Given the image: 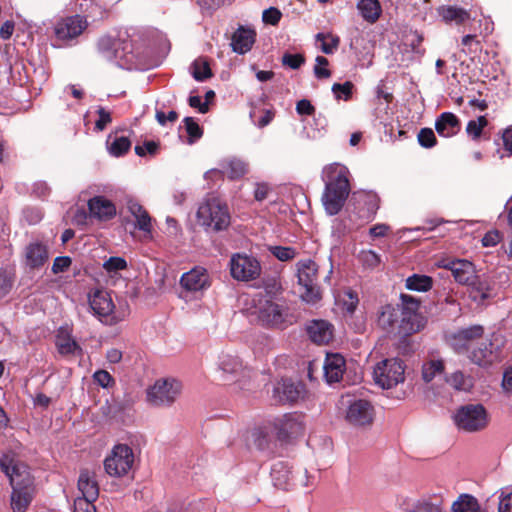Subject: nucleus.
Wrapping results in <instances>:
<instances>
[{
    "mask_svg": "<svg viewBox=\"0 0 512 512\" xmlns=\"http://www.w3.org/2000/svg\"><path fill=\"white\" fill-rule=\"evenodd\" d=\"M399 305H385L378 315V325L389 334L409 336L420 330L422 318L418 313L419 300L401 294Z\"/></svg>",
    "mask_w": 512,
    "mask_h": 512,
    "instance_id": "obj_1",
    "label": "nucleus"
},
{
    "mask_svg": "<svg viewBox=\"0 0 512 512\" xmlns=\"http://www.w3.org/2000/svg\"><path fill=\"white\" fill-rule=\"evenodd\" d=\"M406 288L417 292H426L432 287V279L426 275L413 274L406 279Z\"/></svg>",
    "mask_w": 512,
    "mask_h": 512,
    "instance_id": "obj_40",
    "label": "nucleus"
},
{
    "mask_svg": "<svg viewBox=\"0 0 512 512\" xmlns=\"http://www.w3.org/2000/svg\"><path fill=\"white\" fill-rule=\"evenodd\" d=\"M349 170L340 163H332L322 170L325 183L322 203L327 214L333 216L340 212L350 193Z\"/></svg>",
    "mask_w": 512,
    "mask_h": 512,
    "instance_id": "obj_2",
    "label": "nucleus"
},
{
    "mask_svg": "<svg viewBox=\"0 0 512 512\" xmlns=\"http://www.w3.org/2000/svg\"><path fill=\"white\" fill-rule=\"evenodd\" d=\"M180 284L190 292L205 290L210 286L208 272L203 267H195L181 276Z\"/></svg>",
    "mask_w": 512,
    "mask_h": 512,
    "instance_id": "obj_22",
    "label": "nucleus"
},
{
    "mask_svg": "<svg viewBox=\"0 0 512 512\" xmlns=\"http://www.w3.org/2000/svg\"><path fill=\"white\" fill-rule=\"evenodd\" d=\"M184 126L189 136V143H193L194 141L201 138L203 133L202 129L192 117H186L184 119Z\"/></svg>",
    "mask_w": 512,
    "mask_h": 512,
    "instance_id": "obj_49",
    "label": "nucleus"
},
{
    "mask_svg": "<svg viewBox=\"0 0 512 512\" xmlns=\"http://www.w3.org/2000/svg\"><path fill=\"white\" fill-rule=\"evenodd\" d=\"M121 39H115L111 36H102L97 43L98 51L102 57L109 61L115 57V50L118 47V43Z\"/></svg>",
    "mask_w": 512,
    "mask_h": 512,
    "instance_id": "obj_38",
    "label": "nucleus"
},
{
    "mask_svg": "<svg viewBox=\"0 0 512 512\" xmlns=\"http://www.w3.org/2000/svg\"><path fill=\"white\" fill-rule=\"evenodd\" d=\"M374 418L372 404L364 399H355L347 407L346 420L354 426L369 425Z\"/></svg>",
    "mask_w": 512,
    "mask_h": 512,
    "instance_id": "obj_15",
    "label": "nucleus"
},
{
    "mask_svg": "<svg viewBox=\"0 0 512 512\" xmlns=\"http://www.w3.org/2000/svg\"><path fill=\"white\" fill-rule=\"evenodd\" d=\"M357 259L364 269L374 270L381 264V256L373 250H361Z\"/></svg>",
    "mask_w": 512,
    "mask_h": 512,
    "instance_id": "obj_42",
    "label": "nucleus"
},
{
    "mask_svg": "<svg viewBox=\"0 0 512 512\" xmlns=\"http://www.w3.org/2000/svg\"><path fill=\"white\" fill-rule=\"evenodd\" d=\"M0 468L8 476L12 486L11 508L13 512H25L32 500V479L26 465L9 454L0 457Z\"/></svg>",
    "mask_w": 512,
    "mask_h": 512,
    "instance_id": "obj_3",
    "label": "nucleus"
},
{
    "mask_svg": "<svg viewBox=\"0 0 512 512\" xmlns=\"http://www.w3.org/2000/svg\"><path fill=\"white\" fill-rule=\"evenodd\" d=\"M437 266L451 271L455 281L461 285L470 283L477 274L475 265L466 259L444 258L437 262Z\"/></svg>",
    "mask_w": 512,
    "mask_h": 512,
    "instance_id": "obj_14",
    "label": "nucleus"
},
{
    "mask_svg": "<svg viewBox=\"0 0 512 512\" xmlns=\"http://www.w3.org/2000/svg\"><path fill=\"white\" fill-rule=\"evenodd\" d=\"M89 215L99 221H107L116 215L114 203L104 196H95L88 201Z\"/></svg>",
    "mask_w": 512,
    "mask_h": 512,
    "instance_id": "obj_23",
    "label": "nucleus"
},
{
    "mask_svg": "<svg viewBox=\"0 0 512 512\" xmlns=\"http://www.w3.org/2000/svg\"><path fill=\"white\" fill-rule=\"evenodd\" d=\"M191 74L196 81L203 82L212 77V71L206 58L194 60L191 67Z\"/></svg>",
    "mask_w": 512,
    "mask_h": 512,
    "instance_id": "obj_39",
    "label": "nucleus"
},
{
    "mask_svg": "<svg viewBox=\"0 0 512 512\" xmlns=\"http://www.w3.org/2000/svg\"><path fill=\"white\" fill-rule=\"evenodd\" d=\"M12 285L13 281L9 273L0 269V299L10 292Z\"/></svg>",
    "mask_w": 512,
    "mask_h": 512,
    "instance_id": "obj_56",
    "label": "nucleus"
},
{
    "mask_svg": "<svg viewBox=\"0 0 512 512\" xmlns=\"http://www.w3.org/2000/svg\"><path fill=\"white\" fill-rule=\"evenodd\" d=\"M314 110L313 105L307 99H302L296 104V111L300 115H312Z\"/></svg>",
    "mask_w": 512,
    "mask_h": 512,
    "instance_id": "obj_63",
    "label": "nucleus"
},
{
    "mask_svg": "<svg viewBox=\"0 0 512 512\" xmlns=\"http://www.w3.org/2000/svg\"><path fill=\"white\" fill-rule=\"evenodd\" d=\"M89 306L93 314L105 325H116L128 315L126 305L114 304L110 293L106 290H96L89 296Z\"/></svg>",
    "mask_w": 512,
    "mask_h": 512,
    "instance_id": "obj_5",
    "label": "nucleus"
},
{
    "mask_svg": "<svg viewBox=\"0 0 512 512\" xmlns=\"http://www.w3.org/2000/svg\"><path fill=\"white\" fill-rule=\"evenodd\" d=\"M95 500L75 499L74 512H96L93 504Z\"/></svg>",
    "mask_w": 512,
    "mask_h": 512,
    "instance_id": "obj_59",
    "label": "nucleus"
},
{
    "mask_svg": "<svg viewBox=\"0 0 512 512\" xmlns=\"http://www.w3.org/2000/svg\"><path fill=\"white\" fill-rule=\"evenodd\" d=\"M268 250L276 259L281 262L291 261L298 255L297 249L290 246H269Z\"/></svg>",
    "mask_w": 512,
    "mask_h": 512,
    "instance_id": "obj_44",
    "label": "nucleus"
},
{
    "mask_svg": "<svg viewBox=\"0 0 512 512\" xmlns=\"http://www.w3.org/2000/svg\"><path fill=\"white\" fill-rule=\"evenodd\" d=\"M218 368L226 374H237L242 369V361L232 353L222 352L218 357Z\"/></svg>",
    "mask_w": 512,
    "mask_h": 512,
    "instance_id": "obj_36",
    "label": "nucleus"
},
{
    "mask_svg": "<svg viewBox=\"0 0 512 512\" xmlns=\"http://www.w3.org/2000/svg\"><path fill=\"white\" fill-rule=\"evenodd\" d=\"M298 284L303 288L301 297L308 304H316L321 299L317 285V265L311 259L300 260L296 264Z\"/></svg>",
    "mask_w": 512,
    "mask_h": 512,
    "instance_id": "obj_9",
    "label": "nucleus"
},
{
    "mask_svg": "<svg viewBox=\"0 0 512 512\" xmlns=\"http://www.w3.org/2000/svg\"><path fill=\"white\" fill-rule=\"evenodd\" d=\"M501 240V234L497 230L488 231L482 238L484 247H494Z\"/></svg>",
    "mask_w": 512,
    "mask_h": 512,
    "instance_id": "obj_61",
    "label": "nucleus"
},
{
    "mask_svg": "<svg viewBox=\"0 0 512 512\" xmlns=\"http://www.w3.org/2000/svg\"><path fill=\"white\" fill-rule=\"evenodd\" d=\"M78 489L82 493V497L77 499L96 500L99 494L98 484L94 476L87 470L80 473Z\"/></svg>",
    "mask_w": 512,
    "mask_h": 512,
    "instance_id": "obj_32",
    "label": "nucleus"
},
{
    "mask_svg": "<svg viewBox=\"0 0 512 512\" xmlns=\"http://www.w3.org/2000/svg\"><path fill=\"white\" fill-rule=\"evenodd\" d=\"M466 286L468 287L469 296L474 302L482 303L495 295V282L486 273H477Z\"/></svg>",
    "mask_w": 512,
    "mask_h": 512,
    "instance_id": "obj_16",
    "label": "nucleus"
},
{
    "mask_svg": "<svg viewBox=\"0 0 512 512\" xmlns=\"http://www.w3.org/2000/svg\"><path fill=\"white\" fill-rule=\"evenodd\" d=\"M87 27V21L79 16L61 19L55 24L54 34L57 39L67 41L79 36Z\"/></svg>",
    "mask_w": 512,
    "mask_h": 512,
    "instance_id": "obj_17",
    "label": "nucleus"
},
{
    "mask_svg": "<svg viewBox=\"0 0 512 512\" xmlns=\"http://www.w3.org/2000/svg\"><path fill=\"white\" fill-rule=\"evenodd\" d=\"M405 368L402 360L385 359L379 362L373 371L375 383L383 389H391L404 381Z\"/></svg>",
    "mask_w": 512,
    "mask_h": 512,
    "instance_id": "obj_12",
    "label": "nucleus"
},
{
    "mask_svg": "<svg viewBox=\"0 0 512 512\" xmlns=\"http://www.w3.org/2000/svg\"><path fill=\"white\" fill-rule=\"evenodd\" d=\"M499 512H512V492L501 493L498 505Z\"/></svg>",
    "mask_w": 512,
    "mask_h": 512,
    "instance_id": "obj_62",
    "label": "nucleus"
},
{
    "mask_svg": "<svg viewBox=\"0 0 512 512\" xmlns=\"http://www.w3.org/2000/svg\"><path fill=\"white\" fill-rule=\"evenodd\" d=\"M273 485L281 490H289L294 485V475L287 463L278 461L271 468Z\"/></svg>",
    "mask_w": 512,
    "mask_h": 512,
    "instance_id": "obj_28",
    "label": "nucleus"
},
{
    "mask_svg": "<svg viewBox=\"0 0 512 512\" xmlns=\"http://www.w3.org/2000/svg\"><path fill=\"white\" fill-rule=\"evenodd\" d=\"M231 276L238 281L249 282L255 280L261 275V264L252 255L236 253L230 259Z\"/></svg>",
    "mask_w": 512,
    "mask_h": 512,
    "instance_id": "obj_13",
    "label": "nucleus"
},
{
    "mask_svg": "<svg viewBox=\"0 0 512 512\" xmlns=\"http://www.w3.org/2000/svg\"><path fill=\"white\" fill-rule=\"evenodd\" d=\"M306 332L312 342L322 345L328 344L334 335V327L327 320L313 319L307 322Z\"/></svg>",
    "mask_w": 512,
    "mask_h": 512,
    "instance_id": "obj_21",
    "label": "nucleus"
},
{
    "mask_svg": "<svg viewBox=\"0 0 512 512\" xmlns=\"http://www.w3.org/2000/svg\"><path fill=\"white\" fill-rule=\"evenodd\" d=\"M247 172V165L240 159H231L227 163L226 174L230 179H238Z\"/></svg>",
    "mask_w": 512,
    "mask_h": 512,
    "instance_id": "obj_45",
    "label": "nucleus"
},
{
    "mask_svg": "<svg viewBox=\"0 0 512 512\" xmlns=\"http://www.w3.org/2000/svg\"><path fill=\"white\" fill-rule=\"evenodd\" d=\"M444 371L442 360H430L422 366V378L425 382H431L437 375Z\"/></svg>",
    "mask_w": 512,
    "mask_h": 512,
    "instance_id": "obj_43",
    "label": "nucleus"
},
{
    "mask_svg": "<svg viewBox=\"0 0 512 512\" xmlns=\"http://www.w3.org/2000/svg\"><path fill=\"white\" fill-rule=\"evenodd\" d=\"M197 218L202 226L214 231L224 230L230 224L227 206L215 198L207 200L199 206Z\"/></svg>",
    "mask_w": 512,
    "mask_h": 512,
    "instance_id": "obj_8",
    "label": "nucleus"
},
{
    "mask_svg": "<svg viewBox=\"0 0 512 512\" xmlns=\"http://www.w3.org/2000/svg\"><path fill=\"white\" fill-rule=\"evenodd\" d=\"M134 453L127 444H117L104 460L105 472L111 477H122L132 468Z\"/></svg>",
    "mask_w": 512,
    "mask_h": 512,
    "instance_id": "obj_11",
    "label": "nucleus"
},
{
    "mask_svg": "<svg viewBox=\"0 0 512 512\" xmlns=\"http://www.w3.org/2000/svg\"><path fill=\"white\" fill-rule=\"evenodd\" d=\"M328 60L323 56H317L316 65L314 67L315 77L318 79H325L331 76V72L326 67L328 66Z\"/></svg>",
    "mask_w": 512,
    "mask_h": 512,
    "instance_id": "obj_51",
    "label": "nucleus"
},
{
    "mask_svg": "<svg viewBox=\"0 0 512 512\" xmlns=\"http://www.w3.org/2000/svg\"><path fill=\"white\" fill-rule=\"evenodd\" d=\"M460 128L458 118L451 112L442 113L435 121V129L442 137H452Z\"/></svg>",
    "mask_w": 512,
    "mask_h": 512,
    "instance_id": "obj_30",
    "label": "nucleus"
},
{
    "mask_svg": "<svg viewBox=\"0 0 512 512\" xmlns=\"http://www.w3.org/2000/svg\"><path fill=\"white\" fill-rule=\"evenodd\" d=\"M354 85L350 81H346L342 84L334 83L332 86V92L337 100L348 101L352 96V90Z\"/></svg>",
    "mask_w": 512,
    "mask_h": 512,
    "instance_id": "obj_46",
    "label": "nucleus"
},
{
    "mask_svg": "<svg viewBox=\"0 0 512 512\" xmlns=\"http://www.w3.org/2000/svg\"><path fill=\"white\" fill-rule=\"evenodd\" d=\"M256 38V32L252 28L239 26L231 39L232 50L238 54H245L251 50Z\"/></svg>",
    "mask_w": 512,
    "mask_h": 512,
    "instance_id": "obj_26",
    "label": "nucleus"
},
{
    "mask_svg": "<svg viewBox=\"0 0 512 512\" xmlns=\"http://www.w3.org/2000/svg\"><path fill=\"white\" fill-rule=\"evenodd\" d=\"M418 143L423 148H432L436 145L437 139L431 128H422L417 135Z\"/></svg>",
    "mask_w": 512,
    "mask_h": 512,
    "instance_id": "obj_48",
    "label": "nucleus"
},
{
    "mask_svg": "<svg viewBox=\"0 0 512 512\" xmlns=\"http://www.w3.org/2000/svg\"><path fill=\"white\" fill-rule=\"evenodd\" d=\"M483 333L484 328L479 324L461 328L451 336V346L458 354L467 353L469 350V343L481 338Z\"/></svg>",
    "mask_w": 512,
    "mask_h": 512,
    "instance_id": "obj_19",
    "label": "nucleus"
},
{
    "mask_svg": "<svg viewBox=\"0 0 512 512\" xmlns=\"http://www.w3.org/2000/svg\"><path fill=\"white\" fill-rule=\"evenodd\" d=\"M485 116H479L477 120H470L466 127L467 134L473 139L480 137L483 128L487 125Z\"/></svg>",
    "mask_w": 512,
    "mask_h": 512,
    "instance_id": "obj_47",
    "label": "nucleus"
},
{
    "mask_svg": "<svg viewBox=\"0 0 512 512\" xmlns=\"http://www.w3.org/2000/svg\"><path fill=\"white\" fill-rule=\"evenodd\" d=\"M182 390V384L173 378L159 379L147 389L149 404L155 407L171 406Z\"/></svg>",
    "mask_w": 512,
    "mask_h": 512,
    "instance_id": "obj_10",
    "label": "nucleus"
},
{
    "mask_svg": "<svg viewBox=\"0 0 512 512\" xmlns=\"http://www.w3.org/2000/svg\"><path fill=\"white\" fill-rule=\"evenodd\" d=\"M357 9L361 17L368 23H375L382 14V7L378 0H359Z\"/></svg>",
    "mask_w": 512,
    "mask_h": 512,
    "instance_id": "obj_34",
    "label": "nucleus"
},
{
    "mask_svg": "<svg viewBox=\"0 0 512 512\" xmlns=\"http://www.w3.org/2000/svg\"><path fill=\"white\" fill-rule=\"evenodd\" d=\"M304 62L305 58L302 54L284 53L282 56V64L293 70L300 68Z\"/></svg>",
    "mask_w": 512,
    "mask_h": 512,
    "instance_id": "obj_50",
    "label": "nucleus"
},
{
    "mask_svg": "<svg viewBox=\"0 0 512 512\" xmlns=\"http://www.w3.org/2000/svg\"><path fill=\"white\" fill-rule=\"evenodd\" d=\"M452 512H482L481 506L476 497L463 493L452 503Z\"/></svg>",
    "mask_w": 512,
    "mask_h": 512,
    "instance_id": "obj_35",
    "label": "nucleus"
},
{
    "mask_svg": "<svg viewBox=\"0 0 512 512\" xmlns=\"http://www.w3.org/2000/svg\"><path fill=\"white\" fill-rule=\"evenodd\" d=\"M55 344L58 352L62 355H75L77 352H81L80 346L65 327L59 328Z\"/></svg>",
    "mask_w": 512,
    "mask_h": 512,
    "instance_id": "obj_31",
    "label": "nucleus"
},
{
    "mask_svg": "<svg viewBox=\"0 0 512 512\" xmlns=\"http://www.w3.org/2000/svg\"><path fill=\"white\" fill-rule=\"evenodd\" d=\"M115 57L110 60L116 66L126 70L137 69L136 54L133 51V45L129 40H120L118 47L114 52Z\"/></svg>",
    "mask_w": 512,
    "mask_h": 512,
    "instance_id": "obj_24",
    "label": "nucleus"
},
{
    "mask_svg": "<svg viewBox=\"0 0 512 512\" xmlns=\"http://www.w3.org/2000/svg\"><path fill=\"white\" fill-rule=\"evenodd\" d=\"M127 266L126 260L122 257H110L103 264V267L108 272H116L125 269Z\"/></svg>",
    "mask_w": 512,
    "mask_h": 512,
    "instance_id": "obj_55",
    "label": "nucleus"
},
{
    "mask_svg": "<svg viewBox=\"0 0 512 512\" xmlns=\"http://www.w3.org/2000/svg\"><path fill=\"white\" fill-rule=\"evenodd\" d=\"M127 208L136 220V227L143 232H151V217L142 205L134 200H129Z\"/></svg>",
    "mask_w": 512,
    "mask_h": 512,
    "instance_id": "obj_33",
    "label": "nucleus"
},
{
    "mask_svg": "<svg viewBox=\"0 0 512 512\" xmlns=\"http://www.w3.org/2000/svg\"><path fill=\"white\" fill-rule=\"evenodd\" d=\"M437 13L443 22L450 25H461L471 18L468 10L456 5H441L437 8Z\"/></svg>",
    "mask_w": 512,
    "mask_h": 512,
    "instance_id": "obj_29",
    "label": "nucleus"
},
{
    "mask_svg": "<svg viewBox=\"0 0 512 512\" xmlns=\"http://www.w3.org/2000/svg\"><path fill=\"white\" fill-rule=\"evenodd\" d=\"M71 262V258L68 256L56 257L52 265V272L58 274L66 271L71 265Z\"/></svg>",
    "mask_w": 512,
    "mask_h": 512,
    "instance_id": "obj_58",
    "label": "nucleus"
},
{
    "mask_svg": "<svg viewBox=\"0 0 512 512\" xmlns=\"http://www.w3.org/2000/svg\"><path fill=\"white\" fill-rule=\"evenodd\" d=\"M358 302L359 300L357 295L353 291L349 290L344 294L342 307L348 314H353Z\"/></svg>",
    "mask_w": 512,
    "mask_h": 512,
    "instance_id": "obj_54",
    "label": "nucleus"
},
{
    "mask_svg": "<svg viewBox=\"0 0 512 512\" xmlns=\"http://www.w3.org/2000/svg\"><path fill=\"white\" fill-rule=\"evenodd\" d=\"M157 150L158 144L154 141H145L142 145L135 146V153L140 157H144L147 154L154 155Z\"/></svg>",
    "mask_w": 512,
    "mask_h": 512,
    "instance_id": "obj_57",
    "label": "nucleus"
},
{
    "mask_svg": "<svg viewBox=\"0 0 512 512\" xmlns=\"http://www.w3.org/2000/svg\"><path fill=\"white\" fill-rule=\"evenodd\" d=\"M25 265L30 269L42 267L48 260L47 246L39 241L30 242L24 250Z\"/></svg>",
    "mask_w": 512,
    "mask_h": 512,
    "instance_id": "obj_25",
    "label": "nucleus"
},
{
    "mask_svg": "<svg viewBox=\"0 0 512 512\" xmlns=\"http://www.w3.org/2000/svg\"><path fill=\"white\" fill-rule=\"evenodd\" d=\"M273 428L280 440L300 435L304 431V416L297 413H287L274 418L269 422V427H258L253 435L256 437L258 447L262 448L267 443L269 428Z\"/></svg>",
    "mask_w": 512,
    "mask_h": 512,
    "instance_id": "obj_4",
    "label": "nucleus"
},
{
    "mask_svg": "<svg viewBox=\"0 0 512 512\" xmlns=\"http://www.w3.org/2000/svg\"><path fill=\"white\" fill-rule=\"evenodd\" d=\"M468 358L478 366L487 367L501 361V349L499 345L492 341L484 342L473 349Z\"/></svg>",
    "mask_w": 512,
    "mask_h": 512,
    "instance_id": "obj_18",
    "label": "nucleus"
},
{
    "mask_svg": "<svg viewBox=\"0 0 512 512\" xmlns=\"http://www.w3.org/2000/svg\"><path fill=\"white\" fill-rule=\"evenodd\" d=\"M502 388L505 392L512 393V367H509L504 371Z\"/></svg>",
    "mask_w": 512,
    "mask_h": 512,
    "instance_id": "obj_64",
    "label": "nucleus"
},
{
    "mask_svg": "<svg viewBox=\"0 0 512 512\" xmlns=\"http://www.w3.org/2000/svg\"><path fill=\"white\" fill-rule=\"evenodd\" d=\"M282 13L281 11L276 7H269L265 9L262 13V21L265 24L269 25H277L279 21L281 20Z\"/></svg>",
    "mask_w": 512,
    "mask_h": 512,
    "instance_id": "obj_52",
    "label": "nucleus"
},
{
    "mask_svg": "<svg viewBox=\"0 0 512 512\" xmlns=\"http://www.w3.org/2000/svg\"><path fill=\"white\" fill-rule=\"evenodd\" d=\"M108 151L115 157H120L129 151L131 147L130 140L125 136L109 135L107 139Z\"/></svg>",
    "mask_w": 512,
    "mask_h": 512,
    "instance_id": "obj_37",
    "label": "nucleus"
},
{
    "mask_svg": "<svg viewBox=\"0 0 512 512\" xmlns=\"http://www.w3.org/2000/svg\"><path fill=\"white\" fill-rule=\"evenodd\" d=\"M98 119L95 121V130L103 131L112 122L111 113L103 107L97 109Z\"/></svg>",
    "mask_w": 512,
    "mask_h": 512,
    "instance_id": "obj_53",
    "label": "nucleus"
},
{
    "mask_svg": "<svg viewBox=\"0 0 512 512\" xmlns=\"http://www.w3.org/2000/svg\"><path fill=\"white\" fill-rule=\"evenodd\" d=\"M93 378L95 382L103 388H107L113 382L112 376L105 370L96 371L93 374Z\"/></svg>",
    "mask_w": 512,
    "mask_h": 512,
    "instance_id": "obj_60",
    "label": "nucleus"
},
{
    "mask_svg": "<svg viewBox=\"0 0 512 512\" xmlns=\"http://www.w3.org/2000/svg\"><path fill=\"white\" fill-rule=\"evenodd\" d=\"M324 376L328 383L339 382L345 370V359L340 354H327L323 366Z\"/></svg>",
    "mask_w": 512,
    "mask_h": 512,
    "instance_id": "obj_27",
    "label": "nucleus"
},
{
    "mask_svg": "<svg viewBox=\"0 0 512 512\" xmlns=\"http://www.w3.org/2000/svg\"><path fill=\"white\" fill-rule=\"evenodd\" d=\"M446 382L455 390L464 392L469 391L473 386L472 379L461 371H455L449 375Z\"/></svg>",
    "mask_w": 512,
    "mask_h": 512,
    "instance_id": "obj_41",
    "label": "nucleus"
},
{
    "mask_svg": "<svg viewBox=\"0 0 512 512\" xmlns=\"http://www.w3.org/2000/svg\"><path fill=\"white\" fill-rule=\"evenodd\" d=\"M303 387L291 380L283 379L277 382L272 391V398L276 403L286 404L296 402L302 393Z\"/></svg>",
    "mask_w": 512,
    "mask_h": 512,
    "instance_id": "obj_20",
    "label": "nucleus"
},
{
    "mask_svg": "<svg viewBox=\"0 0 512 512\" xmlns=\"http://www.w3.org/2000/svg\"><path fill=\"white\" fill-rule=\"evenodd\" d=\"M452 418L455 426L467 433L484 430L489 423L487 410L482 404L462 405L456 409Z\"/></svg>",
    "mask_w": 512,
    "mask_h": 512,
    "instance_id": "obj_7",
    "label": "nucleus"
},
{
    "mask_svg": "<svg viewBox=\"0 0 512 512\" xmlns=\"http://www.w3.org/2000/svg\"><path fill=\"white\" fill-rule=\"evenodd\" d=\"M251 315H254L258 322L266 327L283 329L294 321L293 315L289 313L286 306L267 299H259L254 305Z\"/></svg>",
    "mask_w": 512,
    "mask_h": 512,
    "instance_id": "obj_6",
    "label": "nucleus"
}]
</instances>
